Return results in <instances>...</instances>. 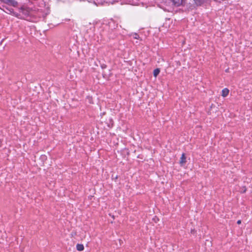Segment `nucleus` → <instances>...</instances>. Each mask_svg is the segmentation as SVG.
Instances as JSON below:
<instances>
[{
  "instance_id": "obj_1",
  "label": "nucleus",
  "mask_w": 252,
  "mask_h": 252,
  "mask_svg": "<svg viewBox=\"0 0 252 252\" xmlns=\"http://www.w3.org/2000/svg\"><path fill=\"white\" fill-rule=\"evenodd\" d=\"M210 0H186V7L193 9L197 6H200L207 3Z\"/></svg>"
},
{
  "instance_id": "obj_2",
  "label": "nucleus",
  "mask_w": 252,
  "mask_h": 252,
  "mask_svg": "<svg viewBox=\"0 0 252 252\" xmlns=\"http://www.w3.org/2000/svg\"><path fill=\"white\" fill-rule=\"evenodd\" d=\"M5 10H4V11L6 12L8 14H11L13 16L19 18V19H22L23 18L21 14L18 13L17 12H14V9L12 8H9L7 6L5 7Z\"/></svg>"
},
{
  "instance_id": "obj_3",
  "label": "nucleus",
  "mask_w": 252,
  "mask_h": 252,
  "mask_svg": "<svg viewBox=\"0 0 252 252\" xmlns=\"http://www.w3.org/2000/svg\"><path fill=\"white\" fill-rule=\"evenodd\" d=\"M173 5L175 6H180L181 5L186 7V0H171Z\"/></svg>"
},
{
  "instance_id": "obj_4",
  "label": "nucleus",
  "mask_w": 252,
  "mask_h": 252,
  "mask_svg": "<svg viewBox=\"0 0 252 252\" xmlns=\"http://www.w3.org/2000/svg\"><path fill=\"white\" fill-rule=\"evenodd\" d=\"M1 1L5 4L12 5L13 7H17L18 4V2L14 0H1Z\"/></svg>"
},
{
  "instance_id": "obj_5",
  "label": "nucleus",
  "mask_w": 252,
  "mask_h": 252,
  "mask_svg": "<svg viewBox=\"0 0 252 252\" xmlns=\"http://www.w3.org/2000/svg\"><path fill=\"white\" fill-rule=\"evenodd\" d=\"M19 11L20 12L22 13L21 15L23 17V19L25 18L24 16L28 17L29 15V11L25 7H21L19 8Z\"/></svg>"
},
{
  "instance_id": "obj_6",
  "label": "nucleus",
  "mask_w": 252,
  "mask_h": 252,
  "mask_svg": "<svg viewBox=\"0 0 252 252\" xmlns=\"http://www.w3.org/2000/svg\"><path fill=\"white\" fill-rule=\"evenodd\" d=\"M186 157H185V155L184 154H183L182 155V157L180 158V163L181 164V165H183L184 163H186Z\"/></svg>"
},
{
  "instance_id": "obj_7",
  "label": "nucleus",
  "mask_w": 252,
  "mask_h": 252,
  "mask_svg": "<svg viewBox=\"0 0 252 252\" xmlns=\"http://www.w3.org/2000/svg\"><path fill=\"white\" fill-rule=\"evenodd\" d=\"M229 90L227 88H225L222 90V96L223 97H226L229 94Z\"/></svg>"
},
{
  "instance_id": "obj_8",
  "label": "nucleus",
  "mask_w": 252,
  "mask_h": 252,
  "mask_svg": "<svg viewBox=\"0 0 252 252\" xmlns=\"http://www.w3.org/2000/svg\"><path fill=\"white\" fill-rule=\"evenodd\" d=\"M77 250L79 251H82L84 250V246L82 244H78L76 246Z\"/></svg>"
},
{
  "instance_id": "obj_9",
  "label": "nucleus",
  "mask_w": 252,
  "mask_h": 252,
  "mask_svg": "<svg viewBox=\"0 0 252 252\" xmlns=\"http://www.w3.org/2000/svg\"><path fill=\"white\" fill-rule=\"evenodd\" d=\"M160 72L159 68H156L154 70L153 75L155 77H157Z\"/></svg>"
},
{
  "instance_id": "obj_10",
  "label": "nucleus",
  "mask_w": 252,
  "mask_h": 252,
  "mask_svg": "<svg viewBox=\"0 0 252 252\" xmlns=\"http://www.w3.org/2000/svg\"><path fill=\"white\" fill-rule=\"evenodd\" d=\"M101 68H102V69H104V68H106L107 66H106V64H101Z\"/></svg>"
},
{
  "instance_id": "obj_11",
  "label": "nucleus",
  "mask_w": 252,
  "mask_h": 252,
  "mask_svg": "<svg viewBox=\"0 0 252 252\" xmlns=\"http://www.w3.org/2000/svg\"><path fill=\"white\" fill-rule=\"evenodd\" d=\"M238 224H240L241 223V220H238L237 222Z\"/></svg>"
},
{
  "instance_id": "obj_12",
  "label": "nucleus",
  "mask_w": 252,
  "mask_h": 252,
  "mask_svg": "<svg viewBox=\"0 0 252 252\" xmlns=\"http://www.w3.org/2000/svg\"><path fill=\"white\" fill-rule=\"evenodd\" d=\"M211 108H214V107H213V105H212V106H211Z\"/></svg>"
}]
</instances>
